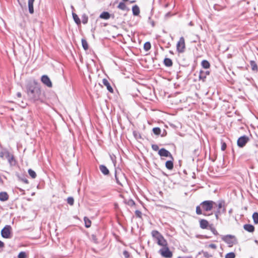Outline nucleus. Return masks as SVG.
I'll list each match as a JSON object with an SVG mask.
<instances>
[{"instance_id":"603ef678","label":"nucleus","mask_w":258,"mask_h":258,"mask_svg":"<svg viewBox=\"0 0 258 258\" xmlns=\"http://www.w3.org/2000/svg\"><path fill=\"white\" fill-rule=\"evenodd\" d=\"M92 238L94 240V241L96 242V238H95V236L94 235H92Z\"/></svg>"},{"instance_id":"79ce46f5","label":"nucleus","mask_w":258,"mask_h":258,"mask_svg":"<svg viewBox=\"0 0 258 258\" xmlns=\"http://www.w3.org/2000/svg\"><path fill=\"white\" fill-rule=\"evenodd\" d=\"M204 256L206 258H209L212 256V255L210 254L207 251H203V252Z\"/></svg>"},{"instance_id":"dca6fc26","label":"nucleus","mask_w":258,"mask_h":258,"mask_svg":"<svg viewBox=\"0 0 258 258\" xmlns=\"http://www.w3.org/2000/svg\"><path fill=\"white\" fill-rule=\"evenodd\" d=\"M243 228L249 232H253L254 231V227L251 224H245Z\"/></svg>"},{"instance_id":"4c0bfd02","label":"nucleus","mask_w":258,"mask_h":258,"mask_svg":"<svg viewBox=\"0 0 258 258\" xmlns=\"http://www.w3.org/2000/svg\"><path fill=\"white\" fill-rule=\"evenodd\" d=\"M67 202L69 205L71 206L73 205L74 202V198L73 197H69L67 199Z\"/></svg>"},{"instance_id":"bf43d9fd","label":"nucleus","mask_w":258,"mask_h":258,"mask_svg":"<svg viewBox=\"0 0 258 258\" xmlns=\"http://www.w3.org/2000/svg\"><path fill=\"white\" fill-rule=\"evenodd\" d=\"M164 207L166 208V209L169 208V207H167V206H164Z\"/></svg>"},{"instance_id":"a878e982","label":"nucleus","mask_w":258,"mask_h":258,"mask_svg":"<svg viewBox=\"0 0 258 258\" xmlns=\"http://www.w3.org/2000/svg\"><path fill=\"white\" fill-rule=\"evenodd\" d=\"M72 16H73L74 20L75 22V23L77 25H80L81 24V21H80L79 17L78 16V15L76 14L73 13Z\"/></svg>"},{"instance_id":"052dcab7","label":"nucleus","mask_w":258,"mask_h":258,"mask_svg":"<svg viewBox=\"0 0 258 258\" xmlns=\"http://www.w3.org/2000/svg\"><path fill=\"white\" fill-rule=\"evenodd\" d=\"M13 52H14V54H15V50H13Z\"/></svg>"},{"instance_id":"ea45409f","label":"nucleus","mask_w":258,"mask_h":258,"mask_svg":"<svg viewBox=\"0 0 258 258\" xmlns=\"http://www.w3.org/2000/svg\"><path fill=\"white\" fill-rule=\"evenodd\" d=\"M210 229L211 231H212V232L214 235H218V233L217 231L214 227L210 226Z\"/></svg>"},{"instance_id":"6e6d98bb","label":"nucleus","mask_w":258,"mask_h":258,"mask_svg":"<svg viewBox=\"0 0 258 258\" xmlns=\"http://www.w3.org/2000/svg\"><path fill=\"white\" fill-rule=\"evenodd\" d=\"M26 105V104L25 103V104H23V105H20V106H21L22 108H24V107H25Z\"/></svg>"},{"instance_id":"c03bdc74","label":"nucleus","mask_w":258,"mask_h":258,"mask_svg":"<svg viewBox=\"0 0 258 258\" xmlns=\"http://www.w3.org/2000/svg\"><path fill=\"white\" fill-rule=\"evenodd\" d=\"M123 256L125 257V258H128L130 257V254L128 253V251H126V250H124L123 252Z\"/></svg>"},{"instance_id":"bb28decb","label":"nucleus","mask_w":258,"mask_h":258,"mask_svg":"<svg viewBox=\"0 0 258 258\" xmlns=\"http://www.w3.org/2000/svg\"><path fill=\"white\" fill-rule=\"evenodd\" d=\"M209 71H206V72L201 71L200 73V75H199V78L200 79L204 80V79L206 78V75H209Z\"/></svg>"},{"instance_id":"a18cd8bd","label":"nucleus","mask_w":258,"mask_h":258,"mask_svg":"<svg viewBox=\"0 0 258 258\" xmlns=\"http://www.w3.org/2000/svg\"><path fill=\"white\" fill-rule=\"evenodd\" d=\"M19 181H21L22 182H24L25 183H26V184L28 183V180L26 178H20L19 179Z\"/></svg>"},{"instance_id":"37998d69","label":"nucleus","mask_w":258,"mask_h":258,"mask_svg":"<svg viewBox=\"0 0 258 258\" xmlns=\"http://www.w3.org/2000/svg\"><path fill=\"white\" fill-rule=\"evenodd\" d=\"M135 214H136L137 217H139V218H141V216H142V213H141V211H140L139 210H136V211Z\"/></svg>"},{"instance_id":"13d9d810","label":"nucleus","mask_w":258,"mask_h":258,"mask_svg":"<svg viewBox=\"0 0 258 258\" xmlns=\"http://www.w3.org/2000/svg\"><path fill=\"white\" fill-rule=\"evenodd\" d=\"M131 204H132V205L135 204V202L133 201H131Z\"/></svg>"},{"instance_id":"423d86ee","label":"nucleus","mask_w":258,"mask_h":258,"mask_svg":"<svg viewBox=\"0 0 258 258\" xmlns=\"http://www.w3.org/2000/svg\"><path fill=\"white\" fill-rule=\"evenodd\" d=\"M222 239L224 242L228 244L229 246H232L234 244H235L236 242L235 236L231 235L223 236Z\"/></svg>"},{"instance_id":"b1692460","label":"nucleus","mask_w":258,"mask_h":258,"mask_svg":"<svg viewBox=\"0 0 258 258\" xmlns=\"http://www.w3.org/2000/svg\"><path fill=\"white\" fill-rule=\"evenodd\" d=\"M164 64L168 67H171L172 66V61L170 58H165L164 60Z\"/></svg>"},{"instance_id":"4be33fe9","label":"nucleus","mask_w":258,"mask_h":258,"mask_svg":"<svg viewBox=\"0 0 258 258\" xmlns=\"http://www.w3.org/2000/svg\"><path fill=\"white\" fill-rule=\"evenodd\" d=\"M9 196L7 192H0V201H5L8 199Z\"/></svg>"},{"instance_id":"1a4fd4ad","label":"nucleus","mask_w":258,"mask_h":258,"mask_svg":"<svg viewBox=\"0 0 258 258\" xmlns=\"http://www.w3.org/2000/svg\"><path fill=\"white\" fill-rule=\"evenodd\" d=\"M249 140V138L246 136H243L238 138L237 140V146L240 148L243 147Z\"/></svg>"},{"instance_id":"e433bc0d","label":"nucleus","mask_w":258,"mask_h":258,"mask_svg":"<svg viewBox=\"0 0 258 258\" xmlns=\"http://www.w3.org/2000/svg\"><path fill=\"white\" fill-rule=\"evenodd\" d=\"M225 258H235V254L234 252H231L227 253L225 256Z\"/></svg>"},{"instance_id":"f704fd0d","label":"nucleus","mask_w":258,"mask_h":258,"mask_svg":"<svg viewBox=\"0 0 258 258\" xmlns=\"http://www.w3.org/2000/svg\"><path fill=\"white\" fill-rule=\"evenodd\" d=\"M153 132L154 134L159 135L161 133V129L159 127H154L153 128Z\"/></svg>"},{"instance_id":"09e8293b","label":"nucleus","mask_w":258,"mask_h":258,"mask_svg":"<svg viewBox=\"0 0 258 258\" xmlns=\"http://www.w3.org/2000/svg\"><path fill=\"white\" fill-rule=\"evenodd\" d=\"M226 148V144L225 143H223L221 146V150L222 151H224Z\"/></svg>"},{"instance_id":"7c9ffc66","label":"nucleus","mask_w":258,"mask_h":258,"mask_svg":"<svg viewBox=\"0 0 258 258\" xmlns=\"http://www.w3.org/2000/svg\"><path fill=\"white\" fill-rule=\"evenodd\" d=\"M82 46H83V48L85 50H86L88 49V44L87 41L85 39H82Z\"/></svg>"},{"instance_id":"20e7f679","label":"nucleus","mask_w":258,"mask_h":258,"mask_svg":"<svg viewBox=\"0 0 258 258\" xmlns=\"http://www.w3.org/2000/svg\"><path fill=\"white\" fill-rule=\"evenodd\" d=\"M214 205H216V203L210 200L205 201L201 203V206L204 213L211 211Z\"/></svg>"},{"instance_id":"0eeeda50","label":"nucleus","mask_w":258,"mask_h":258,"mask_svg":"<svg viewBox=\"0 0 258 258\" xmlns=\"http://www.w3.org/2000/svg\"><path fill=\"white\" fill-rule=\"evenodd\" d=\"M185 45L184 39L181 37L176 45V49L179 53H183L185 50Z\"/></svg>"},{"instance_id":"a211bd4d","label":"nucleus","mask_w":258,"mask_h":258,"mask_svg":"<svg viewBox=\"0 0 258 258\" xmlns=\"http://www.w3.org/2000/svg\"><path fill=\"white\" fill-rule=\"evenodd\" d=\"M17 258H29V252L26 251H20L17 255Z\"/></svg>"},{"instance_id":"c756f323","label":"nucleus","mask_w":258,"mask_h":258,"mask_svg":"<svg viewBox=\"0 0 258 258\" xmlns=\"http://www.w3.org/2000/svg\"><path fill=\"white\" fill-rule=\"evenodd\" d=\"M252 219L254 224H258V213L254 212L252 215Z\"/></svg>"},{"instance_id":"4d7b16f0","label":"nucleus","mask_w":258,"mask_h":258,"mask_svg":"<svg viewBox=\"0 0 258 258\" xmlns=\"http://www.w3.org/2000/svg\"><path fill=\"white\" fill-rule=\"evenodd\" d=\"M3 183V180L2 179L1 177H0V184Z\"/></svg>"},{"instance_id":"2eb2a0df","label":"nucleus","mask_w":258,"mask_h":258,"mask_svg":"<svg viewBox=\"0 0 258 258\" xmlns=\"http://www.w3.org/2000/svg\"><path fill=\"white\" fill-rule=\"evenodd\" d=\"M102 83L104 86H105L107 89V90L111 93L113 92V90L111 86H110L108 80L106 79H104L102 81Z\"/></svg>"},{"instance_id":"58836bf2","label":"nucleus","mask_w":258,"mask_h":258,"mask_svg":"<svg viewBox=\"0 0 258 258\" xmlns=\"http://www.w3.org/2000/svg\"><path fill=\"white\" fill-rule=\"evenodd\" d=\"M88 17L86 15H84L82 17V23L84 24H86L88 22Z\"/></svg>"},{"instance_id":"5701e85b","label":"nucleus","mask_w":258,"mask_h":258,"mask_svg":"<svg viewBox=\"0 0 258 258\" xmlns=\"http://www.w3.org/2000/svg\"><path fill=\"white\" fill-rule=\"evenodd\" d=\"M132 11L134 16H138L140 14V9L137 5H135L132 8Z\"/></svg>"},{"instance_id":"c9c22d12","label":"nucleus","mask_w":258,"mask_h":258,"mask_svg":"<svg viewBox=\"0 0 258 258\" xmlns=\"http://www.w3.org/2000/svg\"><path fill=\"white\" fill-rule=\"evenodd\" d=\"M117 7L119 9L122 10H125L126 8L125 5L122 2H120L119 4V5H118Z\"/></svg>"},{"instance_id":"7ed1b4c3","label":"nucleus","mask_w":258,"mask_h":258,"mask_svg":"<svg viewBox=\"0 0 258 258\" xmlns=\"http://www.w3.org/2000/svg\"><path fill=\"white\" fill-rule=\"evenodd\" d=\"M0 158L7 159L9 163L12 165L16 164V160L13 155H11L8 151L6 149H2L0 151Z\"/></svg>"},{"instance_id":"9d476101","label":"nucleus","mask_w":258,"mask_h":258,"mask_svg":"<svg viewBox=\"0 0 258 258\" xmlns=\"http://www.w3.org/2000/svg\"><path fill=\"white\" fill-rule=\"evenodd\" d=\"M115 178L116 183L120 185H122L121 181L125 180L124 174L122 173H117L116 171L115 172Z\"/></svg>"},{"instance_id":"f3484780","label":"nucleus","mask_w":258,"mask_h":258,"mask_svg":"<svg viewBox=\"0 0 258 258\" xmlns=\"http://www.w3.org/2000/svg\"><path fill=\"white\" fill-rule=\"evenodd\" d=\"M196 213L198 215L203 214L204 216H208V215H210L212 214V213H211L210 214H207L206 213H204V212H203V210H202V209L201 208V205L200 206H197V207H196Z\"/></svg>"},{"instance_id":"680f3d73","label":"nucleus","mask_w":258,"mask_h":258,"mask_svg":"<svg viewBox=\"0 0 258 258\" xmlns=\"http://www.w3.org/2000/svg\"><path fill=\"white\" fill-rule=\"evenodd\" d=\"M123 1H124V2H126V1H127L128 0H122Z\"/></svg>"},{"instance_id":"f8f14e48","label":"nucleus","mask_w":258,"mask_h":258,"mask_svg":"<svg viewBox=\"0 0 258 258\" xmlns=\"http://www.w3.org/2000/svg\"><path fill=\"white\" fill-rule=\"evenodd\" d=\"M158 154L161 157H169L173 160V157L171 154L164 148H162L158 151Z\"/></svg>"},{"instance_id":"de8ad7c7","label":"nucleus","mask_w":258,"mask_h":258,"mask_svg":"<svg viewBox=\"0 0 258 258\" xmlns=\"http://www.w3.org/2000/svg\"><path fill=\"white\" fill-rule=\"evenodd\" d=\"M209 247L212 249H216L217 248V246L215 244H210L209 245Z\"/></svg>"},{"instance_id":"c85d7f7f","label":"nucleus","mask_w":258,"mask_h":258,"mask_svg":"<svg viewBox=\"0 0 258 258\" xmlns=\"http://www.w3.org/2000/svg\"><path fill=\"white\" fill-rule=\"evenodd\" d=\"M202 66L205 69H208L210 68V63L206 60H203L202 61Z\"/></svg>"},{"instance_id":"f257e3e1","label":"nucleus","mask_w":258,"mask_h":258,"mask_svg":"<svg viewBox=\"0 0 258 258\" xmlns=\"http://www.w3.org/2000/svg\"><path fill=\"white\" fill-rule=\"evenodd\" d=\"M27 93L30 99L34 101L38 100L41 95L39 85L35 82L29 84L27 87Z\"/></svg>"},{"instance_id":"ddd939ff","label":"nucleus","mask_w":258,"mask_h":258,"mask_svg":"<svg viewBox=\"0 0 258 258\" xmlns=\"http://www.w3.org/2000/svg\"><path fill=\"white\" fill-rule=\"evenodd\" d=\"M217 210L216 211H219L220 213L223 214L226 212V208L225 206V202L223 201H219L217 205Z\"/></svg>"},{"instance_id":"412c9836","label":"nucleus","mask_w":258,"mask_h":258,"mask_svg":"<svg viewBox=\"0 0 258 258\" xmlns=\"http://www.w3.org/2000/svg\"><path fill=\"white\" fill-rule=\"evenodd\" d=\"M99 17L101 18V19H104V20H108L110 18V14L107 12H103V13H102L100 15V16Z\"/></svg>"},{"instance_id":"8fccbe9b","label":"nucleus","mask_w":258,"mask_h":258,"mask_svg":"<svg viewBox=\"0 0 258 258\" xmlns=\"http://www.w3.org/2000/svg\"><path fill=\"white\" fill-rule=\"evenodd\" d=\"M5 246V244L1 240H0V248H3Z\"/></svg>"},{"instance_id":"5fc2aeb1","label":"nucleus","mask_w":258,"mask_h":258,"mask_svg":"<svg viewBox=\"0 0 258 258\" xmlns=\"http://www.w3.org/2000/svg\"><path fill=\"white\" fill-rule=\"evenodd\" d=\"M21 96V94L20 93H17V97H20Z\"/></svg>"},{"instance_id":"9b49d317","label":"nucleus","mask_w":258,"mask_h":258,"mask_svg":"<svg viewBox=\"0 0 258 258\" xmlns=\"http://www.w3.org/2000/svg\"><path fill=\"white\" fill-rule=\"evenodd\" d=\"M41 82L48 87H52V83L47 75H43L41 78Z\"/></svg>"},{"instance_id":"49530a36","label":"nucleus","mask_w":258,"mask_h":258,"mask_svg":"<svg viewBox=\"0 0 258 258\" xmlns=\"http://www.w3.org/2000/svg\"><path fill=\"white\" fill-rule=\"evenodd\" d=\"M222 214L220 213L219 211H216L215 213L216 218L218 220L219 219V216H220Z\"/></svg>"},{"instance_id":"4468645a","label":"nucleus","mask_w":258,"mask_h":258,"mask_svg":"<svg viewBox=\"0 0 258 258\" xmlns=\"http://www.w3.org/2000/svg\"><path fill=\"white\" fill-rule=\"evenodd\" d=\"M99 169L100 171L104 175H108L109 173V171L108 168L104 165H101L99 166Z\"/></svg>"},{"instance_id":"39448f33","label":"nucleus","mask_w":258,"mask_h":258,"mask_svg":"<svg viewBox=\"0 0 258 258\" xmlns=\"http://www.w3.org/2000/svg\"><path fill=\"white\" fill-rule=\"evenodd\" d=\"M163 247L159 250V253L164 258H171L173 253L171 251L167 246H163Z\"/></svg>"},{"instance_id":"2f4dec72","label":"nucleus","mask_w":258,"mask_h":258,"mask_svg":"<svg viewBox=\"0 0 258 258\" xmlns=\"http://www.w3.org/2000/svg\"><path fill=\"white\" fill-rule=\"evenodd\" d=\"M84 222L85 224V226L87 228H89L91 226V221L87 217H84Z\"/></svg>"},{"instance_id":"aec40b11","label":"nucleus","mask_w":258,"mask_h":258,"mask_svg":"<svg viewBox=\"0 0 258 258\" xmlns=\"http://www.w3.org/2000/svg\"><path fill=\"white\" fill-rule=\"evenodd\" d=\"M34 2V0H28L29 12L30 14H33L34 13V9H33Z\"/></svg>"},{"instance_id":"393cba45","label":"nucleus","mask_w":258,"mask_h":258,"mask_svg":"<svg viewBox=\"0 0 258 258\" xmlns=\"http://www.w3.org/2000/svg\"><path fill=\"white\" fill-rule=\"evenodd\" d=\"M166 167L169 170H171L173 168V161L171 160L166 161L165 163Z\"/></svg>"},{"instance_id":"72a5a7b5","label":"nucleus","mask_w":258,"mask_h":258,"mask_svg":"<svg viewBox=\"0 0 258 258\" xmlns=\"http://www.w3.org/2000/svg\"><path fill=\"white\" fill-rule=\"evenodd\" d=\"M151 44L149 42H147L144 44V48L146 51H148L151 48Z\"/></svg>"},{"instance_id":"6ab92c4d","label":"nucleus","mask_w":258,"mask_h":258,"mask_svg":"<svg viewBox=\"0 0 258 258\" xmlns=\"http://www.w3.org/2000/svg\"><path fill=\"white\" fill-rule=\"evenodd\" d=\"M209 225L208 221L205 219H202L200 221V227L202 229H206Z\"/></svg>"},{"instance_id":"cd10ccee","label":"nucleus","mask_w":258,"mask_h":258,"mask_svg":"<svg viewBox=\"0 0 258 258\" xmlns=\"http://www.w3.org/2000/svg\"><path fill=\"white\" fill-rule=\"evenodd\" d=\"M250 64L251 67V69L252 71H257V66L256 63L254 60H251L250 61Z\"/></svg>"},{"instance_id":"473e14b6","label":"nucleus","mask_w":258,"mask_h":258,"mask_svg":"<svg viewBox=\"0 0 258 258\" xmlns=\"http://www.w3.org/2000/svg\"><path fill=\"white\" fill-rule=\"evenodd\" d=\"M28 173L29 175L33 178H35L36 177V174L35 172L32 169H29L28 170Z\"/></svg>"},{"instance_id":"6e6552de","label":"nucleus","mask_w":258,"mask_h":258,"mask_svg":"<svg viewBox=\"0 0 258 258\" xmlns=\"http://www.w3.org/2000/svg\"><path fill=\"white\" fill-rule=\"evenodd\" d=\"M11 227L10 225H6L1 230V235L3 238H11Z\"/></svg>"},{"instance_id":"3c124183","label":"nucleus","mask_w":258,"mask_h":258,"mask_svg":"<svg viewBox=\"0 0 258 258\" xmlns=\"http://www.w3.org/2000/svg\"><path fill=\"white\" fill-rule=\"evenodd\" d=\"M170 16V13H167L166 15H165V17H169Z\"/></svg>"},{"instance_id":"a19ab883","label":"nucleus","mask_w":258,"mask_h":258,"mask_svg":"<svg viewBox=\"0 0 258 258\" xmlns=\"http://www.w3.org/2000/svg\"><path fill=\"white\" fill-rule=\"evenodd\" d=\"M152 148L154 151H157L159 150V147L156 144H153L152 145Z\"/></svg>"},{"instance_id":"f03ea898","label":"nucleus","mask_w":258,"mask_h":258,"mask_svg":"<svg viewBox=\"0 0 258 258\" xmlns=\"http://www.w3.org/2000/svg\"><path fill=\"white\" fill-rule=\"evenodd\" d=\"M151 234L154 240L159 245L161 246L168 245L167 241L159 231L153 230L151 232Z\"/></svg>"},{"instance_id":"864d4df0","label":"nucleus","mask_w":258,"mask_h":258,"mask_svg":"<svg viewBox=\"0 0 258 258\" xmlns=\"http://www.w3.org/2000/svg\"><path fill=\"white\" fill-rule=\"evenodd\" d=\"M178 258H191L190 256H183V257H178Z\"/></svg>"}]
</instances>
